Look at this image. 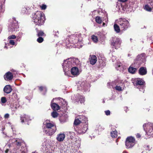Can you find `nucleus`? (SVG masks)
I'll list each match as a JSON object with an SVG mask.
<instances>
[{"instance_id":"obj_1","label":"nucleus","mask_w":153,"mask_h":153,"mask_svg":"<svg viewBox=\"0 0 153 153\" xmlns=\"http://www.w3.org/2000/svg\"><path fill=\"white\" fill-rule=\"evenodd\" d=\"M79 61L77 58H71L64 60L62 66L65 75L71 76L70 75V70L75 65L78 63Z\"/></svg>"},{"instance_id":"obj_2","label":"nucleus","mask_w":153,"mask_h":153,"mask_svg":"<svg viewBox=\"0 0 153 153\" xmlns=\"http://www.w3.org/2000/svg\"><path fill=\"white\" fill-rule=\"evenodd\" d=\"M42 128L44 132L46 134L51 136L56 131V126L53 123H50L48 120H46L43 123Z\"/></svg>"},{"instance_id":"obj_3","label":"nucleus","mask_w":153,"mask_h":153,"mask_svg":"<svg viewBox=\"0 0 153 153\" xmlns=\"http://www.w3.org/2000/svg\"><path fill=\"white\" fill-rule=\"evenodd\" d=\"M33 19L36 25L41 26L43 25L45 20V17L43 13L37 11L33 15Z\"/></svg>"},{"instance_id":"obj_4","label":"nucleus","mask_w":153,"mask_h":153,"mask_svg":"<svg viewBox=\"0 0 153 153\" xmlns=\"http://www.w3.org/2000/svg\"><path fill=\"white\" fill-rule=\"evenodd\" d=\"M66 46L67 48L73 47L79 48H82V39H66Z\"/></svg>"},{"instance_id":"obj_5","label":"nucleus","mask_w":153,"mask_h":153,"mask_svg":"<svg viewBox=\"0 0 153 153\" xmlns=\"http://www.w3.org/2000/svg\"><path fill=\"white\" fill-rule=\"evenodd\" d=\"M144 130L145 131L146 139H148L151 137H153V123H149L144 124L143 125Z\"/></svg>"},{"instance_id":"obj_6","label":"nucleus","mask_w":153,"mask_h":153,"mask_svg":"<svg viewBox=\"0 0 153 153\" xmlns=\"http://www.w3.org/2000/svg\"><path fill=\"white\" fill-rule=\"evenodd\" d=\"M146 61V55L144 53L138 55L134 61V64L136 67H139L141 65H144Z\"/></svg>"},{"instance_id":"obj_7","label":"nucleus","mask_w":153,"mask_h":153,"mask_svg":"<svg viewBox=\"0 0 153 153\" xmlns=\"http://www.w3.org/2000/svg\"><path fill=\"white\" fill-rule=\"evenodd\" d=\"M132 82L134 85L137 88L139 89L140 91L143 92L144 91L143 85L144 81L140 78H135L132 79Z\"/></svg>"},{"instance_id":"obj_8","label":"nucleus","mask_w":153,"mask_h":153,"mask_svg":"<svg viewBox=\"0 0 153 153\" xmlns=\"http://www.w3.org/2000/svg\"><path fill=\"white\" fill-rule=\"evenodd\" d=\"M78 90L83 91H89L90 85L88 82L86 81H79L77 85Z\"/></svg>"},{"instance_id":"obj_9","label":"nucleus","mask_w":153,"mask_h":153,"mask_svg":"<svg viewBox=\"0 0 153 153\" xmlns=\"http://www.w3.org/2000/svg\"><path fill=\"white\" fill-rule=\"evenodd\" d=\"M66 134L67 135L68 139H71L73 141H74L76 142V145L79 146L80 144V140L78 138H75L76 134L73 131L66 132Z\"/></svg>"},{"instance_id":"obj_10","label":"nucleus","mask_w":153,"mask_h":153,"mask_svg":"<svg viewBox=\"0 0 153 153\" xmlns=\"http://www.w3.org/2000/svg\"><path fill=\"white\" fill-rule=\"evenodd\" d=\"M119 24L122 30H126L129 26V22L124 18H121L119 19Z\"/></svg>"},{"instance_id":"obj_11","label":"nucleus","mask_w":153,"mask_h":153,"mask_svg":"<svg viewBox=\"0 0 153 153\" xmlns=\"http://www.w3.org/2000/svg\"><path fill=\"white\" fill-rule=\"evenodd\" d=\"M135 143V140L134 138L132 137H128L126 140L125 145L127 149L132 148Z\"/></svg>"},{"instance_id":"obj_12","label":"nucleus","mask_w":153,"mask_h":153,"mask_svg":"<svg viewBox=\"0 0 153 153\" xmlns=\"http://www.w3.org/2000/svg\"><path fill=\"white\" fill-rule=\"evenodd\" d=\"M88 125L87 124L85 125L81 124L78 126V129L75 130L79 134H82L85 133L88 129Z\"/></svg>"},{"instance_id":"obj_13","label":"nucleus","mask_w":153,"mask_h":153,"mask_svg":"<svg viewBox=\"0 0 153 153\" xmlns=\"http://www.w3.org/2000/svg\"><path fill=\"white\" fill-rule=\"evenodd\" d=\"M111 42V45L113 46L116 49H117L120 46L121 41L120 39H112Z\"/></svg>"},{"instance_id":"obj_14","label":"nucleus","mask_w":153,"mask_h":153,"mask_svg":"<svg viewBox=\"0 0 153 153\" xmlns=\"http://www.w3.org/2000/svg\"><path fill=\"white\" fill-rule=\"evenodd\" d=\"M74 101L76 102H80L81 104L83 103L85 101L84 97L79 94H77L74 98Z\"/></svg>"},{"instance_id":"obj_15","label":"nucleus","mask_w":153,"mask_h":153,"mask_svg":"<svg viewBox=\"0 0 153 153\" xmlns=\"http://www.w3.org/2000/svg\"><path fill=\"white\" fill-rule=\"evenodd\" d=\"M13 22L11 25L10 26V30L12 31H16L19 28L18 22L16 20L15 18H13Z\"/></svg>"},{"instance_id":"obj_16","label":"nucleus","mask_w":153,"mask_h":153,"mask_svg":"<svg viewBox=\"0 0 153 153\" xmlns=\"http://www.w3.org/2000/svg\"><path fill=\"white\" fill-rule=\"evenodd\" d=\"M70 70V72L74 76H76L79 74V69L76 67H73Z\"/></svg>"},{"instance_id":"obj_17","label":"nucleus","mask_w":153,"mask_h":153,"mask_svg":"<svg viewBox=\"0 0 153 153\" xmlns=\"http://www.w3.org/2000/svg\"><path fill=\"white\" fill-rule=\"evenodd\" d=\"M13 142L15 145H16V147L18 149H19L20 146H22V141L19 139H13L12 140Z\"/></svg>"},{"instance_id":"obj_18","label":"nucleus","mask_w":153,"mask_h":153,"mask_svg":"<svg viewBox=\"0 0 153 153\" xmlns=\"http://www.w3.org/2000/svg\"><path fill=\"white\" fill-rule=\"evenodd\" d=\"M54 99H53L51 101V107L54 111L58 110L60 109V106L57 104L53 102Z\"/></svg>"},{"instance_id":"obj_19","label":"nucleus","mask_w":153,"mask_h":153,"mask_svg":"<svg viewBox=\"0 0 153 153\" xmlns=\"http://www.w3.org/2000/svg\"><path fill=\"white\" fill-rule=\"evenodd\" d=\"M13 77V76L12 74L10 72H7L4 76L5 79L7 81L11 80Z\"/></svg>"},{"instance_id":"obj_20","label":"nucleus","mask_w":153,"mask_h":153,"mask_svg":"<svg viewBox=\"0 0 153 153\" xmlns=\"http://www.w3.org/2000/svg\"><path fill=\"white\" fill-rule=\"evenodd\" d=\"M78 117L81 121V124L85 125L86 124H87V118L85 117L84 116H78Z\"/></svg>"},{"instance_id":"obj_21","label":"nucleus","mask_w":153,"mask_h":153,"mask_svg":"<svg viewBox=\"0 0 153 153\" xmlns=\"http://www.w3.org/2000/svg\"><path fill=\"white\" fill-rule=\"evenodd\" d=\"M21 120L22 123L27 122L30 120V117L27 115H23L21 117Z\"/></svg>"},{"instance_id":"obj_22","label":"nucleus","mask_w":153,"mask_h":153,"mask_svg":"<svg viewBox=\"0 0 153 153\" xmlns=\"http://www.w3.org/2000/svg\"><path fill=\"white\" fill-rule=\"evenodd\" d=\"M65 134L61 133L57 135L56 139L59 142L62 141L65 138Z\"/></svg>"},{"instance_id":"obj_23","label":"nucleus","mask_w":153,"mask_h":153,"mask_svg":"<svg viewBox=\"0 0 153 153\" xmlns=\"http://www.w3.org/2000/svg\"><path fill=\"white\" fill-rule=\"evenodd\" d=\"M116 69L118 71H121L123 70V68L122 63L117 62L115 65Z\"/></svg>"},{"instance_id":"obj_24","label":"nucleus","mask_w":153,"mask_h":153,"mask_svg":"<svg viewBox=\"0 0 153 153\" xmlns=\"http://www.w3.org/2000/svg\"><path fill=\"white\" fill-rule=\"evenodd\" d=\"M97 57L94 55H90L89 58L90 63L91 65H94L97 62Z\"/></svg>"},{"instance_id":"obj_25","label":"nucleus","mask_w":153,"mask_h":153,"mask_svg":"<svg viewBox=\"0 0 153 153\" xmlns=\"http://www.w3.org/2000/svg\"><path fill=\"white\" fill-rule=\"evenodd\" d=\"M12 88L10 85H6L4 88V91L5 93L8 94L10 93L12 91Z\"/></svg>"},{"instance_id":"obj_26","label":"nucleus","mask_w":153,"mask_h":153,"mask_svg":"<svg viewBox=\"0 0 153 153\" xmlns=\"http://www.w3.org/2000/svg\"><path fill=\"white\" fill-rule=\"evenodd\" d=\"M147 73L146 68L145 67H141L139 69V73L141 75H146Z\"/></svg>"},{"instance_id":"obj_27","label":"nucleus","mask_w":153,"mask_h":153,"mask_svg":"<svg viewBox=\"0 0 153 153\" xmlns=\"http://www.w3.org/2000/svg\"><path fill=\"white\" fill-rule=\"evenodd\" d=\"M49 145L46 144L45 143H44L42 145L41 149L42 151L44 153L47 152L48 151V146Z\"/></svg>"},{"instance_id":"obj_28","label":"nucleus","mask_w":153,"mask_h":153,"mask_svg":"<svg viewBox=\"0 0 153 153\" xmlns=\"http://www.w3.org/2000/svg\"><path fill=\"white\" fill-rule=\"evenodd\" d=\"M112 85L113 87H114L115 86H119L120 85H122L123 84L121 80H116L114 82H112Z\"/></svg>"},{"instance_id":"obj_29","label":"nucleus","mask_w":153,"mask_h":153,"mask_svg":"<svg viewBox=\"0 0 153 153\" xmlns=\"http://www.w3.org/2000/svg\"><path fill=\"white\" fill-rule=\"evenodd\" d=\"M68 116L66 114H64L63 116L60 117L59 120L61 123H64L66 122L68 119Z\"/></svg>"},{"instance_id":"obj_30","label":"nucleus","mask_w":153,"mask_h":153,"mask_svg":"<svg viewBox=\"0 0 153 153\" xmlns=\"http://www.w3.org/2000/svg\"><path fill=\"white\" fill-rule=\"evenodd\" d=\"M134 67L135 68H134L133 67L130 66L128 69V72L131 74H134L135 73V72L137 71V68L138 67H136L135 66V65H134Z\"/></svg>"},{"instance_id":"obj_31","label":"nucleus","mask_w":153,"mask_h":153,"mask_svg":"<svg viewBox=\"0 0 153 153\" xmlns=\"http://www.w3.org/2000/svg\"><path fill=\"white\" fill-rule=\"evenodd\" d=\"M60 99V102L59 103V105L62 107V108H63L67 106V102L63 99L61 98Z\"/></svg>"},{"instance_id":"obj_32","label":"nucleus","mask_w":153,"mask_h":153,"mask_svg":"<svg viewBox=\"0 0 153 153\" xmlns=\"http://www.w3.org/2000/svg\"><path fill=\"white\" fill-rule=\"evenodd\" d=\"M46 36V34L42 31H39L38 33V38H43V37H45Z\"/></svg>"},{"instance_id":"obj_33","label":"nucleus","mask_w":153,"mask_h":153,"mask_svg":"<svg viewBox=\"0 0 153 153\" xmlns=\"http://www.w3.org/2000/svg\"><path fill=\"white\" fill-rule=\"evenodd\" d=\"M110 134L112 138H115L117 136V132L116 130L111 131Z\"/></svg>"},{"instance_id":"obj_34","label":"nucleus","mask_w":153,"mask_h":153,"mask_svg":"<svg viewBox=\"0 0 153 153\" xmlns=\"http://www.w3.org/2000/svg\"><path fill=\"white\" fill-rule=\"evenodd\" d=\"M81 123V121L79 120V118L77 117L75 119L74 122V126H77L79 124Z\"/></svg>"},{"instance_id":"obj_35","label":"nucleus","mask_w":153,"mask_h":153,"mask_svg":"<svg viewBox=\"0 0 153 153\" xmlns=\"http://www.w3.org/2000/svg\"><path fill=\"white\" fill-rule=\"evenodd\" d=\"M143 7L145 10L148 12L152 11V9H153L151 7H150L148 4L145 5Z\"/></svg>"},{"instance_id":"obj_36","label":"nucleus","mask_w":153,"mask_h":153,"mask_svg":"<svg viewBox=\"0 0 153 153\" xmlns=\"http://www.w3.org/2000/svg\"><path fill=\"white\" fill-rule=\"evenodd\" d=\"M95 21L99 24H101L102 22L101 18L99 16H97L96 17Z\"/></svg>"},{"instance_id":"obj_37","label":"nucleus","mask_w":153,"mask_h":153,"mask_svg":"<svg viewBox=\"0 0 153 153\" xmlns=\"http://www.w3.org/2000/svg\"><path fill=\"white\" fill-rule=\"evenodd\" d=\"M114 28L115 30L117 33H119L120 31V28L119 26H118L116 24H115L114 25Z\"/></svg>"},{"instance_id":"obj_38","label":"nucleus","mask_w":153,"mask_h":153,"mask_svg":"<svg viewBox=\"0 0 153 153\" xmlns=\"http://www.w3.org/2000/svg\"><path fill=\"white\" fill-rule=\"evenodd\" d=\"M51 115L53 117L56 118L58 116V114L56 112L53 111L51 113Z\"/></svg>"},{"instance_id":"obj_39","label":"nucleus","mask_w":153,"mask_h":153,"mask_svg":"<svg viewBox=\"0 0 153 153\" xmlns=\"http://www.w3.org/2000/svg\"><path fill=\"white\" fill-rule=\"evenodd\" d=\"M24 148V150L22 148L19 149L20 151H21V153H27V150L26 147H25V148Z\"/></svg>"},{"instance_id":"obj_40","label":"nucleus","mask_w":153,"mask_h":153,"mask_svg":"<svg viewBox=\"0 0 153 153\" xmlns=\"http://www.w3.org/2000/svg\"><path fill=\"white\" fill-rule=\"evenodd\" d=\"M121 86L120 85H119V86H115V88L117 90L121 91L122 90Z\"/></svg>"},{"instance_id":"obj_41","label":"nucleus","mask_w":153,"mask_h":153,"mask_svg":"<svg viewBox=\"0 0 153 153\" xmlns=\"http://www.w3.org/2000/svg\"><path fill=\"white\" fill-rule=\"evenodd\" d=\"M1 101L2 103H4L7 102V100L5 97H3L1 98Z\"/></svg>"},{"instance_id":"obj_42","label":"nucleus","mask_w":153,"mask_h":153,"mask_svg":"<svg viewBox=\"0 0 153 153\" xmlns=\"http://www.w3.org/2000/svg\"><path fill=\"white\" fill-rule=\"evenodd\" d=\"M39 90L42 91L44 90L45 91H47V88L45 87L40 86L39 87Z\"/></svg>"},{"instance_id":"obj_43","label":"nucleus","mask_w":153,"mask_h":153,"mask_svg":"<svg viewBox=\"0 0 153 153\" xmlns=\"http://www.w3.org/2000/svg\"><path fill=\"white\" fill-rule=\"evenodd\" d=\"M40 7L42 10H45L47 8L46 5L44 4H42V6H40Z\"/></svg>"},{"instance_id":"obj_44","label":"nucleus","mask_w":153,"mask_h":153,"mask_svg":"<svg viewBox=\"0 0 153 153\" xmlns=\"http://www.w3.org/2000/svg\"><path fill=\"white\" fill-rule=\"evenodd\" d=\"M105 114L107 115H109L110 114L111 112L109 110H107L105 111Z\"/></svg>"},{"instance_id":"obj_45","label":"nucleus","mask_w":153,"mask_h":153,"mask_svg":"<svg viewBox=\"0 0 153 153\" xmlns=\"http://www.w3.org/2000/svg\"><path fill=\"white\" fill-rule=\"evenodd\" d=\"M14 106L15 108L17 109L20 107V105H19L18 103H16V104L14 105Z\"/></svg>"},{"instance_id":"obj_46","label":"nucleus","mask_w":153,"mask_h":153,"mask_svg":"<svg viewBox=\"0 0 153 153\" xmlns=\"http://www.w3.org/2000/svg\"><path fill=\"white\" fill-rule=\"evenodd\" d=\"M149 3L150 4L151 7L153 9V0H149Z\"/></svg>"},{"instance_id":"obj_47","label":"nucleus","mask_w":153,"mask_h":153,"mask_svg":"<svg viewBox=\"0 0 153 153\" xmlns=\"http://www.w3.org/2000/svg\"><path fill=\"white\" fill-rule=\"evenodd\" d=\"M9 43L11 45H14L15 44L14 41L13 40H10L9 41Z\"/></svg>"},{"instance_id":"obj_48","label":"nucleus","mask_w":153,"mask_h":153,"mask_svg":"<svg viewBox=\"0 0 153 153\" xmlns=\"http://www.w3.org/2000/svg\"><path fill=\"white\" fill-rule=\"evenodd\" d=\"M44 39H37V41L39 43H42L43 42Z\"/></svg>"},{"instance_id":"obj_49","label":"nucleus","mask_w":153,"mask_h":153,"mask_svg":"<svg viewBox=\"0 0 153 153\" xmlns=\"http://www.w3.org/2000/svg\"><path fill=\"white\" fill-rule=\"evenodd\" d=\"M16 36L15 35H12L10 36L8 38H16Z\"/></svg>"},{"instance_id":"obj_50","label":"nucleus","mask_w":153,"mask_h":153,"mask_svg":"<svg viewBox=\"0 0 153 153\" xmlns=\"http://www.w3.org/2000/svg\"><path fill=\"white\" fill-rule=\"evenodd\" d=\"M9 117V114H5L4 115V118L5 119H7Z\"/></svg>"},{"instance_id":"obj_51","label":"nucleus","mask_w":153,"mask_h":153,"mask_svg":"<svg viewBox=\"0 0 153 153\" xmlns=\"http://www.w3.org/2000/svg\"><path fill=\"white\" fill-rule=\"evenodd\" d=\"M92 41L95 43H97L98 41V39H91Z\"/></svg>"},{"instance_id":"obj_52","label":"nucleus","mask_w":153,"mask_h":153,"mask_svg":"<svg viewBox=\"0 0 153 153\" xmlns=\"http://www.w3.org/2000/svg\"><path fill=\"white\" fill-rule=\"evenodd\" d=\"M98 126V129L97 130H101V128H102V127L100 125H99L97 126Z\"/></svg>"},{"instance_id":"obj_53","label":"nucleus","mask_w":153,"mask_h":153,"mask_svg":"<svg viewBox=\"0 0 153 153\" xmlns=\"http://www.w3.org/2000/svg\"><path fill=\"white\" fill-rule=\"evenodd\" d=\"M55 36H56V37H59V32L58 31H57L56 33L54 34Z\"/></svg>"},{"instance_id":"obj_54","label":"nucleus","mask_w":153,"mask_h":153,"mask_svg":"<svg viewBox=\"0 0 153 153\" xmlns=\"http://www.w3.org/2000/svg\"><path fill=\"white\" fill-rule=\"evenodd\" d=\"M118 1L120 2H125L127 1V0H118Z\"/></svg>"},{"instance_id":"obj_55","label":"nucleus","mask_w":153,"mask_h":153,"mask_svg":"<svg viewBox=\"0 0 153 153\" xmlns=\"http://www.w3.org/2000/svg\"><path fill=\"white\" fill-rule=\"evenodd\" d=\"M91 38H92V39H93V38H97V36H95L94 35H93L91 36Z\"/></svg>"},{"instance_id":"obj_56","label":"nucleus","mask_w":153,"mask_h":153,"mask_svg":"<svg viewBox=\"0 0 153 153\" xmlns=\"http://www.w3.org/2000/svg\"><path fill=\"white\" fill-rule=\"evenodd\" d=\"M140 134H137L136 136L138 138H140Z\"/></svg>"},{"instance_id":"obj_57","label":"nucleus","mask_w":153,"mask_h":153,"mask_svg":"<svg viewBox=\"0 0 153 153\" xmlns=\"http://www.w3.org/2000/svg\"><path fill=\"white\" fill-rule=\"evenodd\" d=\"M9 150L8 149H7L5 151V153H8Z\"/></svg>"},{"instance_id":"obj_58","label":"nucleus","mask_w":153,"mask_h":153,"mask_svg":"<svg viewBox=\"0 0 153 153\" xmlns=\"http://www.w3.org/2000/svg\"><path fill=\"white\" fill-rule=\"evenodd\" d=\"M81 37V35H79H79H78V37H77L79 38V37Z\"/></svg>"},{"instance_id":"obj_59","label":"nucleus","mask_w":153,"mask_h":153,"mask_svg":"<svg viewBox=\"0 0 153 153\" xmlns=\"http://www.w3.org/2000/svg\"><path fill=\"white\" fill-rule=\"evenodd\" d=\"M4 48H7V47L6 46V45L4 47Z\"/></svg>"},{"instance_id":"obj_60","label":"nucleus","mask_w":153,"mask_h":153,"mask_svg":"<svg viewBox=\"0 0 153 153\" xmlns=\"http://www.w3.org/2000/svg\"><path fill=\"white\" fill-rule=\"evenodd\" d=\"M131 56V55L130 54H128V56Z\"/></svg>"},{"instance_id":"obj_61","label":"nucleus","mask_w":153,"mask_h":153,"mask_svg":"<svg viewBox=\"0 0 153 153\" xmlns=\"http://www.w3.org/2000/svg\"><path fill=\"white\" fill-rule=\"evenodd\" d=\"M105 25V23H103V26H104Z\"/></svg>"},{"instance_id":"obj_62","label":"nucleus","mask_w":153,"mask_h":153,"mask_svg":"<svg viewBox=\"0 0 153 153\" xmlns=\"http://www.w3.org/2000/svg\"><path fill=\"white\" fill-rule=\"evenodd\" d=\"M13 96H15V95H16V94H13Z\"/></svg>"},{"instance_id":"obj_63","label":"nucleus","mask_w":153,"mask_h":153,"mask_svg":"<svg viewBox=\"0 0 153 153\" xmlns=\"http://www.w3.org/2000/svg\"><path fill=\"white\" fill-rule=\"evenodd\" d=\"M11 71H14V70L13 69L12 70H11Z\"/></svg>"},{"instance_id":"obj_64","label":"nucleus","mask_w":153,"mask_h":153,"mask_svg":"<svg viewBox=\"0 0 153 153\" xmlns=\"http://www.w3.org/2000/svg\"><path fill=\"white\" fill-rule=\"evenodd\" d=\"M32 153H37V152H33Z\"/></svg>"}]
</instances>
